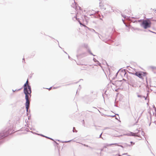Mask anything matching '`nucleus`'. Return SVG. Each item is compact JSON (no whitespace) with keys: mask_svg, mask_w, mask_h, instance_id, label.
Instances as JSON below:
<instances>
[{"mask_svg":"<svg viewBox=\"0 0 156 156\" xmlns=\"http://www.w3.org/2000/svg\"><path fill=\"white\" fill-rule=\"evenodd\" d=\"M104 5H102L101 4V2H100L99 3V7H100V8L101 9H104V10H106V8L104 7Z\"/></svg>","mask_w":156,"mask_h":156,"instance_id":"nucleus-14","label":"nucleus"},{"mask_svg":"<svg viewBox=\"0 0 156 156\" xmlns=\"http://www.w3.org/2000/svg\"><path fill=\"white\" fill-rule=\"evenodd\" d=\"M85 27L87 28L88 30H89L91 32H94L95 33L98 34V33L97 32H96L95 31V30H94L93 29L87 27L86 26H85Z\"/></svg>","mask_w":156,"mask_h":156,"instance_id":"nucleus-12","label":"nucleus"},{"mask_svg":"<svg viewBox=\"0 0 156 156\" xmlns=\"http://www.w3.org/2000/svg\"><path fill=\"white\" fill-rule=\"evenodd\" d=\"M132 114V115L133 116H134V115L131 113ZM134 116H135V115H134Z\"/></svg>","mask_w":156,"mask_h":156,"instance_id":"nucleus-57","label":"nucleus"},{"mask_svg":"<svg viewBox=\"0 0 156 156\" xmlns=\"http://www.w3.org/2000/svg\"><path fill=\"white\" fill-rule=\"evenodd\" d=\"M74 83H69V84H66L65 85V86H68V85H70L73 84H74Z\"/></svg>","mask_w":156,"mask_h":156,"instance_id":"nucleus-24","label":"nucleus"},{"mask_svg":"<svg viewBox=\"0 0 156 156\" xmlns=\"http://www.w3.org/2000/svg\"><path fill=\"white\" fill-rule=\"evenodd\" d=\"M93 60L95 62H98V60H97V59H96L95 58H93Z\"/></svg>","mask_w":156,"mask_h":156,"instance_id":"nucleus-25","label":"nucleus"},{"mask_svg":"<svg viewBox=\"0 0 156 156\" xmlns=\"http://www.w3.org/2000/svg\"><path fill=\"white\" fill-rule=\"evenodd\" d=\"M84 47L86 48H88V45L87 44H84Z\"/></svg>","mask_w":156,"mask_h":156,"instance_id":"nucleus-22","label":"nucleus"},{"mask_svg":"<svg viewBox=\"0 0 156 156\" xmlns=\"http://www.w3.org/2000/svg\"><path fill=\"white\" fill-rule=\"evenodd\" d=\"M154 122H155V124L156 125V121H154Z\"/></svg>","mask_w":156,"mask_h":156,"instance_id":"nucleus-60","label":"nucleus"},{"mask_svg":"<svg viewBox=\"0 0 156 156\" xmlns=\"http://www.w3.org/2000/svg\"><path fill=\"white\" fill-rule=\"evenodd\" d=\"M82 122H83V125L84 124V120H82Z\"/></svg>","mask_w":156,"mask_h":156,"instance_id":"nucleus-46","label":"nucleus"},{"mask_svg":"<svg viewBox=\"0 0 156 156\" xmlns=\"http://www.w3.org/2000/svg\"><path fill=\"white\" fill-rule=\"evenodd\" d=\"M64 53H66V54H67V53L65 51H64Z\"/></svg>","mask_w":156,"mask_h":156,"instance_id":"nucleus-56","label":"nucleus"},{"mask_svg":"<svg viewBox=\"0 0 156 156\" xmlns=\"http://www.w3.org/2000/svg\"><path fill=\"white\" fill-rule=\"evenodd\" d=\"M137 96L138 97L140 98L141 99L143 98V97H144V96L138 94H137Z\"/></svg>","mask_w":156,"mask_h":156,"instance_id":"nucleus-19","label":"nucleus"},{"mask_svg":"<svg viewBox=\"0 0 156 156\" xmlns=\"http://www.w3.org/2000/svg\"><path fill=\"white\" fill-rule=\"evenodd\" d=\"M119 71H118L117 72V73H116V74H115V77H116L117 76V75H118V73Z\"/></svg>","mask_w":156,"mask_h":156,"instance_id":"nucleus-33","label":"nucleus"},{"mask_svg":"<svg viewBox=\"0 0 156 156\" xmlns=\"http://www.w3.org/2000/svg\"><path fill=\"white\" fill-rule=\"evenodd\" d=\"M82 144V145H83L84 146L86 147H89L90 148H92L91 147H90L88 145H86V144Z\"/></svg>","mask_w":156,"mask_h":156,"instance_id":"nucleus-21","label":"nucleus"},{"mask_svg":"<svg viewBox=\"0 0 156 156\" xmlns=\"http://www.w3.org/2000/svg\"><path fill=\"white\" fill-rule=\"evenodd\" d=\"M74 129H75V128L74 127H73V132H75L76 133V132H77V130H75V131H74Z\"/></svg>","mask_w":156,"mask_h":156,"instance_id":"nucleus-27","label":"nucleus"},{"mask_svg":"<svg viewBox=\"0 0 156 156\" xmlns=\"http://www.w3.org/2000/svg\"><path fill=\"white\" fill-rule=\"evenodd\" d=\"M151 124V122H150V123H149V126H150Z\"/></svg>","mask_w":156,"mask_h":156,"instance_id":"nucleus-58","label":"nucleus"},{"mask_svg":"<svg viewBox=\"0 0 156 156\" xmlns=\"http://www.w3.org/2000/svg\"><path fill=\"white\" fill-rule=\"evenodd\" d=\"M27 94H25V99L26 100V102L25 104L26 109V110L27 112L28 111V108L29 107L30 105V101L28 99V97L27 95Z\"/></svg>","mask_w":156,"mask_h":156,"instance_id":"nucleus-4","label":"nucleus"},{"mask_svg":"<svg viewBox=\"0 0 156 156\" xmlns=\"http://www.w3.org/2000/svg\"><path fill=\"white\" fill-rule=\"evenodd\" d=\"M119 81V82H122V80H119V81Z\"/></svg>","mask_w":156,"mask_h":156,"instance_id":"nucleus-59","label":"nucleus"},{"mask_svg":"<svg viewBox=\"0 0 156 156\" xmlns=\"http://www.w3.org/2000/svg\"><path fill=\"white\" fill-rule=\"evenodd\" d=\"M122 17H123L124 18H126V16L125 15H122Z\"/></svg>","mask_w":156,"mask_h":156,"instance_id":"nucleus-32","label":"nucleus"},{"mask_svg":"<svg viewBox=\"0 0 156 156\" xmlns=\"http://www.w3.org/2000/svg\"><path fill=\"white\" fill-rule=\"evenodd\" d=\"M95 129H97V128L96 127V128H95Z\"/></svg>","mask_w":156,"mask_h":156,"instance_id":"nucleus-62","label":"nucleus"},{"mask_svg":"<svg viewBox=\"0 0 156 156\" xmlns=\"http://www.w3.org/2000/svg\"><path fill=\"white\" fill-rule=\"evenodd\" d=\"M74 2V4H73V3L72 5H71V6L72 7H73V8H75V9H76L77 8V4L75 2Z\"/></svg>","mask_w":156,"mask_h":156,"instance_id":"nucleus-13","label":"nucleus"},{"mask_svg":"<svg viewBox=\"0 0 156 156\" xmlns=\"http://www.w3.org/2000/svg\"><path fill=\"white\" fill-rule=\"evenodd\" d=\"M93 92H94V91L93 90H91L90 91V93L92 94L93 93Z\"/></svg>","mask_w":156,"mask_h":156,"instance_id":"nucleus-44","label":"nucleus"},{"mask_svg":"<svg viewBox=\"0 0 156 156\" xmlns=\"http://www.w3.org/2000/svg\"><path fill=\"white\" fill-rule=\"evenodd\" d=\"M51 88H52V87H50L49 88H46V89H48L49 90H50L51 89Z\"/></svg>","mask_w":156,"mask_h":156,"instance_id":"nucleus-41","label":"nucleus"},{"mask_svg":"<svg viewBox=\"0 0 156 156\" xmlns=\"http://www.w3.org/2000/svg\"><path fill=\"white\" fill-rule=\"evenodd\" d=\"M102 133H103V132H102L101 133V134L100 135L99 138H101L102 139H103V138L102 137H101V135H102Z\"/></svg>","mask_w":156,"mask_h":156,"instance_id":"nucleus-30","label":"nucleus"},{"mask_svg":"<svg viewBox=\"0 0 156 156\" xmlns=\"http://www.w3.org/2000/svg\"><path fill=\"white\" fill-rule=\"evenodd\" d=\"M22 89V87L19 89H16L15 90H14L13 89L12 90V91L13 92H14L15 91H19L20 90H21Z\"/></svg>","mask_w":156,"mask_h":156,"instance_id":"nucleus-20","label":"nucleus"},{"mask_svg":"<svg viewBox=\"0 0 156 156\" xmlns=\"http://www.w3.org/2000/svg\"><path fill=\"white\" fill-rule=\"evenodd\" d=\"M153 107L154 108V109H155V110H156V108L154 106H154H153Z\"/></svg>","mask_w":156,"mask_h":156,"instance_id":"nucleus-52","label":"nucleus"},{"mask_svg":"<svg viewBox=\"0 0 156 156\" xmlns=\"http://www.w3.org/2000/svg\"><path fill=\"white\" fill-rule=\"evenodd\" d=\"M70 1L72 2H75V0H70Z\"/></svg>","mask_w":156,"mask_h":156,"instance_id":"nucleus-49","label":"nucleus"},{"mask_svg":"<svg viewBox=\"0 0 156 156\" xmlns=\"http://www.w3.org/2000/svg\"><path fill=\"white\" fill-rule=\"evenodd\" d=\"M138 29V30H140L139 29Z\"/></svg>","mask_w":156,"mask_h":156,"instance_id":"nucleus-64","label":"nucleus"},{"mask_svg":"<svg viewBox=\"0 0 156 156\" xmlns=\"http://www.w3.org/2000/svg\"><path fill=\"white\" fill-rule=\"evenodd\" d=\"M59 48H61V47L59 46Z\"/></svg>","mask_w":156,"mask_h":156,"instance_id":"nucleus-63","label":"nucleus"},{"mask_svg":"<svg viewBox=\"0 0 156 156\" xmlns=\"http://www.w3.org/2000/svg\"><path fill=\"white\" fill-rule=\"evenodd\" d=\"M129 74H132L135 75L140 79H142V74L141 73V71H138L136 72L135 73H132L130 72H129Z\"/></svg>","mask_w":156,"mask_h":156,"instance_id":"nucleus-6","label":"nucleus"},{"mask_svg":"<svg viewBox=\"0 0 156 156\" xmlns=\"http://www.w3.org/2000/svg\"><path fill=\"white\" fill-rule=\"evenodd\" d=\"M151 23L150 19H143L142 21L140 23V26L144 29H147L151 27Z\"/></svg>","mask_w":156,"mask_h":156,"instance_id":"nucleus-1","label":"nucleus"},{"mask_svg":"<svg viewBox=\"0 0 156 156\" xmlns=\"http://www.w3.org/2000/svg\"><path fill=\"white\" fill-rule=\"evenodd\" d=\"M36 134H37V135H39L42 136H43V137H46L47 138H48V139H49L51 140H54L52 138H50V137H48V136H45L42 134H38V133H36Z\"/></svg>","mask_w":156,"mask_h":156,"instance_id":"nucleus-11","label":"nucleus"},{"mask_svg":"<svg viewBox=\"0 0 156 156\" xmlns=\"http://www.w3.org/2000/svg\"><path fill=\"white\" fill-rule=\"evenodd\" d=\"M117 144V143L111 144H110L109 145L111 146V145H116Z\"/></svg>","mask_w":156,"mask_h":156,"instance_id":"nucleus-34","label":"nucleus"},{"mask_svg":"<svg viewBox=\"0 0 156 156\" xmlns=\"http://www.w3.org/2000/svg\"><path fill=\"white\" fill-rule=\"evenodd\" d=\"M138 21L139 22H141V21H142V20H138Z\"/></svg>","mask_w":156,"mask_h":156,"instance_id":"nucleus-45","label":"nucleus"},{"mask_svg":"<svg viewBox=\"0 0 156 156\" xmlns=\"http://www.w3.org/2000/svg\"><path fill=\"white\" fill-rule=\"evenodd\" d=\"M87 51L89 53V54L90 55H92L94 56H96L95 55H94L93 54V53L89 49H88Z\"/></svg>","mask_w":156,"mask_h":156,"instance_id":"nucleus-18","label":"nucleus"},{"mask_svg":"<svg viewBox=\"0 0 156 156\" xmlns=\"http://www.w3.org/2000/svg\"><path fill=\"white\" fill-rule=\"evenodd\" d=\"M131 144H127L126 143H125V144H126L127 146L130 147L131 145H134L135 144V143L133 142V141H131L130 142Z\"/></svg>","mask_w":156,"mask_h":156,"instance_id":"nucleus-15","label":"nucleus"},{"mask_svg":"<svg viewBox=\"0 0 156 156\" xmlns=\"http://www.w3.org/2000/svg\"><path fill=\"white\" fill-rule=\"evenodd\" d=\"M57 87H53V89H56V88H57Z\"/></svg>","mask_w":156,"mask_h":156,"instance_id":"nucleus-55","label":"nucleus"},{"mask_svg":"<svg viewBox=\"0 0 156 156\" xmlns=\"http://www.w3.org/2000/svg\"><path fill=\"white\" fill-rule=\"evenodd\" d=\"M12 130L11 129H9L7 130L3 131L2 133H0V144L3 142V139L4 138L12 133Z\"/></svg>","mask_w":156,"mask_h":156,"instance_id":"nucleus-2","label":"nucleus"},{"mask_svg":"<svg viewBox=\"0 0 156 156\" xmlns=\"http://www.w3.org/2000/svg\"><path fill=\"white\" fill-rule=\"evenodd\" d=\"M72 140H69V141H63L62 142H65V143H67V142H70V141H71Z\"/></svg>","mask_w":156,"mask_h":156,"instance_id":"nucleus-31","label":"nucleus"},{"mask_svg":"<svg viewBox=\"0 0 156 156\" xmlns=\"http://www.w3.org/2000/svg\"><path fill=\"white\" fill-rule=\"evenodd\" d=\"M124 135L127 136H134L140 137V135L138 134V133H133L131 132H129L128 133H126L124 134Z\"/></svg>","mask_w":156,"mask_h":156,"instance_id":"nucleus-5","label":"nucleus"},{"mask_svg":"<svg viewBox=\"0 0 156 156\" xmlns=\"http://www.w3.org/2000/svg\"><path fill=\"white\" fill-rule=\"evenodd\" d=\"M90 16H93L94 18L96 17V16H95V15L93 14H91L90 15Z\"/></svg>","mask_w":156,"mask_h":156,"instance_id":"nucleus-26","label":"nucleus"},{"mask_svg":"<svg viewBox=\"0 0 156 156\" xmlns=\"http://www.w3.org/2000/svg\"><path fill=\"white\" fill-rule=\"evenodd\" d=\"M109 116H112V117H114L115 116V115H113V116H110V115Z\"/></svg>","mask_w":156,"mask_h":156,"instance_id":"nucleus-53","label":"nucleus"},{"mask_svg":"<svg viewBox=\"0 0 156 156\" xmlns=\"http://www.w3.org/2000/svg\"><path fill=\"white\" fill-rule=\"evenodd\" d=\"M106 148V146H104V147H103V148L101 149V151H104V148Z\"/></svg>","mask_w":156,"mask_h":156,"instance_id":"nucleus-28","label":"nucleus"},{"mask_svg":"<svg viewBox=\"0 0 156 156\" xmlns=\"http://www.w3.org/2000/svg\"><path fill=\"white\" fill-rule=\"evenodd\" d=\"M141 74H142V79H143V76H145L147 74V73L145 72H142V71H141Z\"/></svg>","mask_w":156,"mask_h":156,"instance_id":"nucleus-17","label":"nucleus"},{"mask_svg":"<svg viewBox=\"0 0 156 156\" xmlns=\"http://www.w3.org/2000/svg\"><path fill=\"white\" fill-rule=\"evenodd\" d=\"M74 18H75V19H76V20H77L79 22V23H80V25H83V26L85 27V26H86L85 25L83 24H82V23L81 22L80 20L79 19L77 18V16L76 15L74 17Z\"/></svg>","mask_w":156,"mask_h":156,"instance_id":"nucleus-10","label":"nucleus"},{"mask_svg":"<svg viewBox=\"0 0 156 156\" xmlns=\"http://www.w3.org/2000/svg\"><path fill=\"white\" fill-rule=\"evenodd\" d=\"M118 146L120 147H121L122 148H123L124 147H123V146L122 145H119Z\"/></svg>","mask_w":156,"mask_h":156,"instance_id":"nucleus-38","label":"nucleus"},{"mask_svg":"<svg viewBox=\"0 0 156 156\" xmlns=\"http://www.w3.org/2000/svg\"><path fill=\"white\" fill-rule=\"evenodd\" d=\"M97 63L98 65L99 66H101V64L98 61V62H97Z\"/></svg>","mask_w":156,"mask_h":156,"instance_id":"nucleus-29","label":"nucleus"},{"mask_svg":"<svg viewBox=\"0 0 156 156\" xmlns=\"http://www.w3.org/2000/svg\"><path fill=\"white\" fill-rule=\"evenodd\" d=\"M23 61L24 62L25 61V58H23Z\"/></svg>","mask_w":156,"mask_h":156,"instance_id":"nucleus-50","label":"nucleus"},{"mask_svg":"<svg viewBox=\"0 0 156 156\" xmlns=\"http://www.w3.org/2000/svg\"><path fill=\"white\" fill-rule=\"evenodd\" d=\"M82 80H83V79H80L79 81H77L75 83H78L80 81Z\"/></svg>","mask_w":156,"mask_h":156,"instance_id":"nucleus-36","label":"nucleus"},{"mask_svg":"<svg viewBox=\"0 0 156 156\" xmlns=\"http://www.w3.org/2000/svg\"><path fill=\"white\" fill-rule=\"evenodd\" d=\"M116 77H115V76H114V77L113 78H112V80H114L115 79V78H116Z\"/></svg>","mask_w":156,"mask_h":156,"instance_id":"nucleus-47","label":"nucleus"},{"mask_svg":"<svg viewBox=\"0 0 156 156\" xmlns=\"http://www.w3.org/2000/svg\"><path fill=\"white\" fill-rule=\"evenodd\" d=\"M123 70H124V72H125L124 75H125L126 74V69H124Z\"/></svg>","mask_w":156,"mask_h":156,"instance_id":"nucleus-40","label":"nucleus"},{"mask_svg":"<svg viewBox=\"0 0 156 156\" xmlns=\"http://www.w3.org/2000/svg\"><path fill=\"white\" fill-rule=\"evenodd\" d=\"M122 155H127L128 154V153H124V154H122Z\"/></svg>","mask_w":156,"mask_h":156,"instance_id":"nucleus-39","label":"nucleus"},{"mask_svg":"<svg viewBox=\"0 0 156 156\" xmlns=\"http://www.w3.org/2000/svg\"><path fill=\"white\" fill-rule=\"evenodd\" d=\"M74 18H75V19H76V20H77L79 22V23H80V25H83V26L85 27V26H86L85 25L83 24H82V23L81 22L80 20L79 19L77 18V16L76 15L74 17Z\"/></svg>","mask_w":156,"mask_h":156,"instance_id":"nucleus-9","label":"nucleus"},{"mask_svg":"<svg viewBox=\"0 0 156 156\" xmlns=\"http://www.w3.org/2000/svg\"><path fill=\"white\" fill-rule=\"evenodd\" d=\"M148 94H149L148 93H147V96L148 95Z\"/></svg>","mask_w":156,"mask_h":156,"instance_id":"nucleus-54","label":"nucleus"},{"mask_svg":"<svg viewBox=\"0 0 156 156\" xmlns=\"http://www.w3.org/2000/svg\"><path fill=\"white\" fill-rule=\"evenodd\" d=\"M144 98L145 100H147V97H145V96H144V97H143V98Z\"/></svg>","mask_w":156,"mask_h":156,"instance_id":"nucleus-37","label":"nucleus"},{"mask_svg":"<svg viewBox=\"0 0 156 156\" xmlns=\"http://www.w3.org/2000/svg\"><path fill=\"white\" fill-rule=\"evenodd\" d=\"M84 19H85L86 21L87 22V18H88V17H87L86 16L84 15Z\"/></svg>","mask_w":156,"mask_h":156,"instance_id":"nucleus-23","label":"nucleus"},{"mask_svg":"<svg viewBox=\"0 0 156 156\" xmlns=\"http://www.w3.org/2000/svg\"><path fill=\"white\" fill-rule=\"evenodd\" d=\"M116 155L118 156H121V155L119 154H117Z\"/></svg>","mask_w":156,"mask_h":156,"instance_id":"nucleus-43","label":"nucleus"},{"mask_svg":"<svg viewBox=\"0 0 156 156\" xmlns=\"http://www.w3.org/2000/svg\"><path fill=\"white\" fill-rule=\"evenodd\" d=\"M27 90V95L28 97V99L29 98H30V97H31V92L30 93V91H28V90Z\"/></svg>","mask_w":156,"mask_h":156,"instance_id":"nucleus-16","label":"nucleus"},{"mask_svg":"<svg viewBox=\"0 0 156 156\" xmlns=\"http://www.w3.org/2000/svg\"><path fill=\"white\" fill-rule=\"evenodd\" d=\"M148 30L149 31H150V32H152V33H155V34H156V33H155V32H152V31H151V30Z\"/></svg>","mask_w":156,"mask_h":156,"instance_id":"nucleus-35","label":"nucleus"},{"mask_svg":"<svg viewBox=\"0 0 156 156\" xmlns=\"http://www.w3.org/2000/svg\"><path fill=\"white\" fill-rule=\"evenodd\" d=\"M123 80H124V81H126V79H123Z\"/></svg>","mask_w":156,"mask_h":156,"instance_id":"nucleus-48","label":"nucleus"},{"mask_svg":"<svg viewBox=\"0 0 156 156\" xmlns=\"http://www.w3.org/2000/svg\"><path fill=\"white\" fill-rule=\"evenodd\" d=\"M68 58L69 59H72L69 56H68Z\"/></svg>","mask_w":156,"mask_h":156,"instance_id":"nucleus-51","label":"nucleus"},{"mask_svg":"<svg viewBox=\"0 0 156 156\" xmlns=\"http://www.w3.org/2000/svg\"><path fill=\"white\" fill-rule=\"evenodd\" d=\"M53 141H54L55 143L57 145L58 144L57 142H56L55 141H54V140Z\"/></svg>","mask_w":156,"mask_h":156,"instance_id":"nucleus-42","label":"nucleus"},{"mask_svg":"<svg viewBox=\"0 0 156 156\" xmlns=\"http://www.w3.org/2000/svg\"><path fill=\"white\" fill-rule=\"evenodd\" d=\"M142 129L140 128H139V129H137L135 131L136 133H138L140 135V136L139 137L140 138L141 137V135L142 136H144V133L143 132V131H141Z\"/></svg>","mask_w":156,"mask_h":156,"instance_id":"nucleus-7","label":"nucleus"},{"mask_svg":"<svg viewBox=\"0 0 156 156\" xmlns=\"http://www.w3.org/2000/svg\"><path fill=\"white\" fill-rule=\"evenodd\" d=\"M114 106H115L117 107V106H116V105H114Z\"/></svg>","mask_w":156,"mask_h":156,"instance_id":"nucleus-61","label":"nucleus"},{"mask_svg":"<svg viewBox=\"0 0 156 156\" xmlns=\"http://www.w3.org/2000/svg\"><path fill=\"white\" fill-rule=\"evenodd\" d=\"M107 8H106V10H107V11H108V12H110L111 11H114L112 9V7L110 5H107Z\"/></svg>","mask_w":156,"mask_h":156,"instance_id":"nucleus-8","label":"nucleus"},{"mask_svg":"<svg viewBox=\"0 0 156 156\" xmlns=\"http://www.w3.org/2000/svg\"><path fill=\"white\" fill-rule=\"evenodd\" d=\"M28 80L26 82L24 83L23 86L22 87L23 88V92L24 94H27V90L30 91V93L32 92L31 86L28 84Z\"/></svg>","mask_w":156,"mask_h":156,"instance_id":"nucleus-3","label":"nucleus"}]
</instances>
